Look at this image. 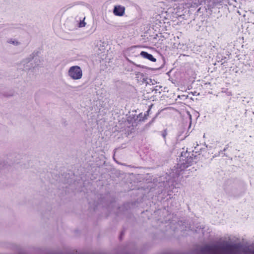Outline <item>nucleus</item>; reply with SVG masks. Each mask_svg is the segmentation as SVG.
Instances as JSON below:
<instances>
[{"instance_id":"1","label":"nucleus","mask_w":254,"mask_h":254,"mask_svg":"<svg viewBox=\"0 0 254 254\" xmlns=\"http://www.w3.org/2000/svg\"><path fill=\"white\" fill-rule=\"evenodd\" d=\"M191 153L186 151L182 152L181 155L180 157L179 161L180 162L177 164L178 167L175 169L176 176L180 175L181 172L184 171L186 168L189 166H191L194 162V159H195V157H193V154Z\"/></svg>"},{"instance_id":"2","label":"nucleus","mask_w":254,"mask_h":254,"mask_svg":"<svg viewBox=\"0 0 254 254\" xmlns=\"http://www.w3.org/2000/svg\"><path fill=\"white\" fill-rule=\"evenodd\" d=\"M68 76L73 80H78L82 76V71L78 65L71 66L68 71Z\"/></svg>"},{"instance_id":"3","label":"nucleus","mask_w":254,"mask_h":254,"mask_svg":"<svg viewBox=\"0 0 254 254\" xmlns=\"http://www.w3.org/2000/svg\"><path fill=\"white\" fill-rule=\"evenodd\" d=\"M125 7L121 5L115 6L113 13L116 16H122L125 14Z\"/></svg>"},{"instance_id":"4","label":"nucleus","mask_w":254,"mask_h":254,"mask_svg":"<svg viewBox=\"0 0 254 254\" xmlns=\"http://www.w3.org/2000/svg\"><path fill=\"white\" fill-rule=\"evenodd\" d=\"M140 55L143 58L147 59L150 60V61L154 62L156 61V59L154 58L151 54H150L146 52L142 51L140 53Z\"/></svg>"},{"instance_id":"5","label":"nucleus","mask_w":254,"mask_h":254,"mask_svg":"<svg viewBox=\"0 0 254 254\" xmlns=\"http://www.w3.org/2000/svg\"><path fill=\"white\" fill-rule=\"evenodd\" d=\"M31 61L29 60V59L26 60L25 61H24L23 63H25L26 65L24 64V70H29L31 68V65L32 64V63H31Z\"/></svg>"},{"instance_id":"6","label":"nucleus","mask_w":254,"mask_h":254,"mask_svg":"<svg viewBox=\"0 0 254 254\" xmlns=\"http://www.w3.org/2000/svg\"><path fill=\"white\" fill-rule=\"evenodd\" d=\"M7 43L10 44H12L14 46H18L20 43L15 39H10L7 41Z\"/></svg>"},{"instance_id":"7","label":"nucleus","mask_w":254,"mask_h":254,"mask_svg":"<svg viewBox=\"0 0 254 254\" xmlns=\"http://www.w3.org/2000/svg\"><path fill=\"white\" fill-rule=\"evenodd\" d=\"M194 5L198 6L201 4L202 0H192Z\"/></svg>"},{"instance_id":"8","label":"nucleus","mask_w":254,"mask_h":254,"mask_svg":"<svg viewBox=\"0 0 254 254\" xmlns=\"http://www.w3.org/2000/svg\"><path fill=\"white\" fill-rule=\"evenodd\" d=\"M208 1H212V5H210V6H214L216 4L218 3L219 1H220V0H207Z\"/></svg>"},{"instance_id":"9","label":"nucleus","mask_w":254,"mask_h":254,"mask_svg":"<svg viewBox=\"0 0 254 254\" xmlns=\"http://www.w3.org/2000/svg\"><path fill=\"white\" fill-rule=\"evenodd\" d=\"M167 135V130L166 129H165L162 132V136H163V137L165 139L166 136Z\"/></svg>"},{"instance_id":"10","label":"nucleus","mask_w":254,"mask_h":254,"mask_svg":"<svg viewBox=\"0 0 254 254\" xmlns=\"http://www.w3.org/2000/svg\"><path fill=\"white\" fill-rule=\"evenodd\" d=\"M85 24H86L85 22H84V21L83 20L82 21H80V22L79 24V26L80 27H83L85 26Z\"/></svg>"},{"instance_id":"11","label":"nucleus","mask_w":254,"mask_h":254,"mask_svg":"<svg viewBox=\"0 0 254 254\" xmlns=\"http://www.w3.org/2000/svg\"><path fill=\"white\" fill-rule=\"evenodd\" d=\"M134 65H135L136 66H138V67H141V68H146V66H143V65H138V64H134Z\"/></svg>"},{"instance_id":"12","label":"nucleus","mask_w":254,"mask_h":254,"mask_svg":"<svg viewBox=\"0 0 254 254\" xmlns=\"http://www.w3.org/2000/svg\"><path fill=\"white\" fill-rule=\"evenodd\" d=\"M228 148V144H227L226 146V147L223 149V151H225L227 148Z\"/></svg>"},{"instance_id":"13","label":"nucleus","mask_w":254,"mask_h":254,"mask_svg":"<svg viewBox=\"0 0 254 254\" xmlns=\"http://www.w3.org/2000/svg\"><path fill=\"white\" fill-rule=\"evenodd\" d=\"M198 229V227H197V229L195 230V231L196 232L198 231V230H197Z\"/></svg>"},{"instance_id":"14","label":"nucleus","mask_w":254,"mask_h":254,"mask_svg":"<svg viewBox=\"0 0 254 254\" xmlns=\"http://www.w3.org/2000/svg\"><path fill=\"white\" fill-rule=\"evenodd\" d=\"M203 229V227H202V228L200 227V228H199V229Z\"/></svg>"}]
</instances>
